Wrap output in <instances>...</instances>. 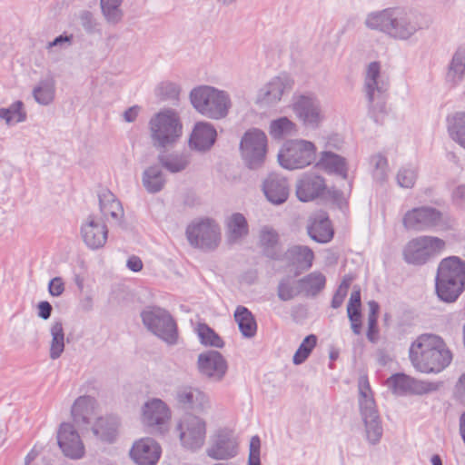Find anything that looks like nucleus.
Segmentation results:
<instances>
[{"label": "nucleus", "mask_w": 465, "mask_h": 465, "mask_svg": "<svg viewBox=\"0 0 465 465\" xmlns=\"http://www.w3.org/2000/svg\"><path fill=\"white\" fill-rule=\"evenodd\" d=\"M465 74V51L458 50L450 64L448 79L456 84L460 82Z\"/></svg>", "instance_id": "a18cd8bd"}, {"label": "nucleus", "mask_w": 465, "mask_h": 465, "mask_svg": "<svg viewBox=\"0 0 465 465\" xmlns=\"http://www.w3.org/2000/svg\"><path fill=\"white\" fill-rule=\"evenodd\" d=\"M348 318L351 322V328L354 334L359 335L361 331V313H355V314H347Z\"/></svg>", "instance_id": "0e129e2a"}, {"label": "nucleus", "mask_w": 465, "mask_h": 465, "mask_svg": "<svg viewBox=\"0 0 465 465\" xmlns=\"http://www.w3.org/2000/svg\"><path fill=\"white\" fill-rule=\"evenodd\" d=\"M158 162L162 167H164L169 172L179 173L183 171L188 166L189 158L184 153H160L158 155Z\"/></svg>", "instance_id": "a19ab883"}, {"label": "nucleus", "mask_w": 465, "mask_h": 465, "mask_svg": "<svg viewBox=\"0 0 465 465\" xmlns=\"http://www.w3.org/2000/svg\"><path fill=\"white\" fill-rule=\"evenodd\" d=\"M262 191L267 200L273 204L283 203L289 196L287 180L277 173L268 175L263 182Z\"/></svg>", "instance_id": "c85d7f7f"}, {"label": "nucleus", "mask_w": 465, "mask_h": 465, "mask_svg": "<svg viewBox=\"0 0 465 465\" xmlns=\"http://www.w3.org/2000/svg\"><path fill=\"white\" fill-rule=\"evenodd\" d=\"M186 236L189 243L195 248L214 250L221 240L220 227L212 219H202L188 225Z\"/></svg>", "instance_id": "ddd939ff"}, {"label": "nucleus", "mask_w": 465, "mask_h": 465, "mask_svg": "<svg viewBox=\"0 0 465 465\" xmlns=\"http://www.w3.org/2000/svg\"><path fill=\"white\" fill-rule=\"evenodd\" d=\"M139 111H140V107L137 106V105H134V106H132V107L128 108L124 113V121L127 122V123L134 122L136 120V118H137Z\"/></svg>", "instance_id": "338daca9"}, {"label": "nucleus", "mask_w": 465, "mask_h": 465, "mask_svg": "<svg viewBox=\"0 0 465 465\" xmlns=\"http://www.w3.org/2000/svg\"><path fill=\"white\" fill-rule=\"evenodd\" d=\"M123 0H100L102 13L109 24L115 25L122 20L120 5Z\"/></svg>", "instance_id": "49530a36"}, {"label": "nucleus", "mask_w": 465, "mask_h": 465, "mask_svg": "<svg viewBox=\"0 0 465 465\" xmlns=\"http://www.w3.org/2000/svg\"><path fill=\"white\" fill-rule=\"evenodd\" d=\"M435 289L440 300L455 302L465 290V262L458 256L442 259L437 270Z\"/></svg>", "instance_id": "7ed1b4c3"}, {"label": "nucleus", "mask_w": 465, "mask_h": 465, "mask_svg": "<svg viewBox=\"0 0 465 465\" xmlns=\"http://www.w3.org/2000/svg\"><path fill=\"white\" fill-rule=\"evenodd\" d=\"M216 136V130L212 124L198 122L192 132L189 143L197 151H207L215 143Z\"/></svg>", "instance_id": "c756f323"}, {"label": "nucleus", "mask_w": 465, "mask_h": 465, "mask_svg": "<svg viewBox=\"0 0 465 465\" xmlns=\"http://www.w3.org/2000/svg\"><path fill=\"white\" fill-rule=\"evenodd\" d=\"M358 387L359 409L365 427L366 440L370 444L376 445L382 437L383 429L367 377H360Z\"/></svg>", "instance_id": "0eeeda50"}, {"label": "nucleus", "mask_w": 465, "mask_h": 465, "mask_svg": "<svg viewBox=\"0 0 465 465\" xmlns=\"http://www.w3.org/2000/svg\"><path fill=\"white\" fill-rule=\"evenodd\" d=\"M237 449L238 441L234 432L223 429L214 435L207 454L215 460H226L234 457L237 454Z\"/></svg>", "instance_id": "aec40b11"}, {"label": "nucleus", "mask_w": 465, "mask_h": 465, "mask_svg": "<svg viewBox=\"0 0 465 465\" xmlns=\"http://www.w3.org/2000/svg\"><path fill=\"white\" fill-rule=\"evenodd\" d=\"M417 177V168L410 164L399 169L396 180L399 186L402 188H412L416 183Z\"/></svg>", "instance_id": "3c124183"}, {"label": "nucleus", "mask_w": 465, "mask_h": 465, "mask_svg": "<svg viewBox=\"0 0 465 465\" xmlns=\"http://www.w3.org/2000/svg\"><path fill=\"white\" fill-rule=\"evenodd\" d=\"M24 104L21 101L13 103L7 110L10 111L11 115L15 119V123L25 122L26 119V114L23 110Z\"/></svg>", "instance_id": "4d7b16f0"}, {"label": "nucleus", "mask_w": 465, "mask_h": 465, "mask_svg": "<svg viewBox=\"0 0 465 465\" xmlns=\"http://www.w3.org/2000/svg\"><path fill=\"white\" fill-rule=\"evenodd\" d=\"M161 453L159 443L148 437L136 440L130 450V456L137 465H156Z\"/></svg>", "instance_id": "5701e85b"}, {"label": "nucleus", "mask_w": 465, "mask_h": 465, "mask_svg": "<svg viewBox=\"0 0 465 465\" xmlns=\"http://www.w3.org/2000/svg\"><path fill=\"white\" fill-rule=\"evenodd\" d=\"M371 164L373 167V179L380 183L386 182L389 172L388 161L386 157L381 153H377L371 158Z\"/></svg>", "instance_id": "8fccbe9b"}, {"label": "nucleus", "mask_w": 465, "mask_h": 465, "mask_svg": "<svg viewBox=\"0 0 465 465\" xmlns=\"http://www.w3.org/2000/svg\"><path fill=\"white\" fill-rule=\"evenodd\" d=\"M293 84L292 78L287 74L274 76L259 89L255 103L261 107L273 106L282 100L285 94L292 91Z\"/></svg>", "instance_id": "2eb2a0df"}, {"label": "nucleus", "mask_w": 465, "mask_h": 465, "mask_svg": "<svg viewBox=\"0 0 465 465\" xmlns=\"http://www.w3.org/2000/svg\"><path fill=\"white\" fill-rule=\"evenodd\" d=\"M361 291L355 289L351 292V297L347 305V314L361 313Z\"/></svg>", "instance_id": "6e6d98bb"}, {"label": "nucleus", "mask_w": 465, "mask_h": 465, "mask_svg": "<svg viewBox=\"0 0 465 465\" xmlns=\"http://www.w3.org/2000/svg\"><path fill=\"white\" fill-rule=\"evenodd\" d=\"M450 136L465 149V113H457L448 119Z\"/></svg>", "instance_id": "c03bdc74"}, {"label": "nucleus", "mask_w": 465, "mask_h": 465, "mask_svg": "<svg viewBox=\"0 0 465 465\" xmlns=\"http://www.w3.org/2000/svg\"><path fill=\"white\" fill-rule=\"evenodd\" d=\"M48 292L53 297H59L64 292V283L61 277L53 278L48 284Z\"/></svg>", "instance_id": "13d9d810"}, {"label": "nucleus", "mask_w": 465, "mask_h": 465, "mask_svg": "<svg viewBox=\"0 0 465 465\" xmlns=\"http://www.w3.org/2000/svg\"><path fill=\"white\" fill-rule=\"evenodd\" d=\"M377 319H368L367 338L371 342H376L378 338Z\"/></svg>", "instance_id": "680f3d73"}, {"label": "nucleus", "mask_w": 465, "mask_h": 465, "mask_svg": "<svg viewBox=\"0 0 465 465\" xmlns=\"http://www.w3.org/2000/svg\"><path fill=\"white\" fill-rule=\"evenodd\" d=\"M292 110L303 126L312 130L317 129L325 118L321 101L312 93L293 95Z\"/></svg>", "instance_id": "9d476101"}, {"label": "nucleus", "mask_w": 465, "mask_h": 465, "mask_svg": "<svg viewBox=\"0 0 465 465\" xmlns=\"http://www.w3.org/2000/svg\"><path fill=\"white\" fill-rule=\"evenodd\" d=\"M452 200L458 206L465 207V184H460L453 190Z\"/></svg>", "instance_id": "bf43d9fd"}, {"label": "nucleus", "mask_w": 465, "mask_h": 465, "mask_svg": "<svg viewBox=\"0 0 465 465\" xmlns=\"http://www.w3.org/2000/svg\"><path fill=\"white\" fill-rule=\"evenodd\" d=\"M296 132V124L286 116L272 120L269 126V133L274 139H282L295 134Z\"/></svg>", "instance_id": "79ce46f5"}, {"label": "nucleus", "mask_w": 465, "mask_h": 465, "mask_svg": "<svg viewBox=\"0 0 465 465\" xmlns=\"http://www.w3.org/2000/svg\"><path fill=\"white\" fill-rule=\"evenodd\" d=\"M141 318L145 328L167 344L173 345L177 342V326L166 310L149 306L142 311Z\"/></svg>", "instance_id": "1a4fd4ad"}, {"label": "nucleus", "mask_w": 465, "mask_h": 465, "mask_svg": "<svg viewBox=\"0 0 465 465\" xmlns=\"http://www.w3.org/2000/svg\"><path fill=\"white\" fill-rule=\"evenodd\" d=\"M455 396L463 404H465V373H463L456 386H455Z\"/></svg>", "instance_id": "052dcab7"}, {"label": "nucleus", "mask_w": 465, "mask_h": 465, "mask_svg": "<svg viewBox=\"0 0 465 465\" xmlns=\"http://www.w3.org/2000/svg\"><path fill=\"white\" fill-rule=\"evenodd\" d=\"M301 292L300 281L292 276H285L279 282L277 295L282 302H288L298 296Z\"/></svg>", "instance_id": "37998d69"}, {"label": "nucleus", "mask_w": 465, "mask_h": 465, "mask_svg": "<svg viewBox=\"0 0 465 465\" xmlns=\"http://www.w3.org/2000/svg\"><path fill=\"white\" fill-rule=\"evenodd\" d=\"M445 245V242L438 237H417L410 241L404 247V261L413 265L425 264L429 260L440 254Z\"/></svg>", "instance_id": "9b49d317"}, {"label": "nucleus", "mask_w": 465, "mask_h": 465, "mask_svg": "<svg viewBox=\"0 0 465 465\" xmlns=\"http://www.w3.org/2000/svg\"><path fill=\"white\" fill-rule=\"evenodd\" d=\"M38 316L43 320H48L51 317L53 307L50 302L46 301L38 303Z\"/></svg>", "instance_id": "e2e57ef3"}, {"label": "nucleus", "mask_w": 465, "mask_h": 465, "mask_svg": "<svg viewBox=\"0 0 465 465\" xmlns=\"http://www.w3.org/2000/svg\"><path fill=\"white\" fill-rule=\"evenodd\" d=\"M176 430L185 449L196 450L204 444L206 422L203 419L193 414H185L177 423Z\"/></svg>", "instance_id": "4468645a"}, {"label": "nucleus", "mask_w": 465, "mask_h": 465, "mask_svg": "<svg viewBox=\"0 0 465 465\" xmlns=\"http://www.w3.org/2000/svg\"><path fill=\"white\" fill-rule=\"evenodd\" d=\"M197 366L200 374L210 381L223 380L228 371L225 358L217 351H207L198 355Z\"/></svg>", "instance_id": "f3484780"}, {"label": "nucleus", "mask_w": 465, "mask_h": 465, "mask_svg": "<svg viewBox=\"0 0 465 465\" xmlns=\"http://www.w3.org/2000/svg\"><path fill=\"white\" fill-rule=\"evenodd\" d=\"M317 344V336L310 334L306 336L295 351L292 361L295 365L303 363Z\"/></svg>", "instance_id": "09e8293b"}, {"label": "nucleus", "mask_w": 465, "mask_h": 465, "mask_svg": "<svg viewBox=\"0 0 465 465\" xmlns=\"http://www.w3.org/2000/svg\"><path fill=\"white\" fill-rule=\"evenodd\" d=\"M157 95L163 100H174L180 94V87L172 82H163L157 87Z\"/></svg>", "instance_id": "603ef678"}, {"label": "nucleus", "mask_w": 465, "mask_h": 465, "mask_svg": "<svg viewBox=\"0 0 465 465\" xmlns=\"http://www.w3.org/2000/svg\"><path fill=\"white\" fill-rule=\"evenodd\" d=\"M170 418L171 413L168 406L160 399H152L145 402L143 407L142 420L143 424L155 428L160 433L165 430L163 426Z\"/></svg>", "instance_id": "4be33fe9"}, {"label": "nucleus", "mask_w": 465, "mask_h": 465, "mask_svg": "<svg viewBox=\"0 0 465 465\" xmlns=\"http://www.w3.org/2000/svg\"><path fill=\"white\" fill-rule=\"evenodd\" d=\"M315 159L316 146L303 139L286 141L278 153L279 163L287 170L302 169L314 163Z\"/></svg>", "instance_id": "6e6552de"}, {"label": "nucleus", "mask_w": 465, "mask_h": 465, "mask_svg": "<svg viewBox=\"0 0 465 465\" xmlns=\"http://www.w3.org/2000/svg\"><path fill=\"white\" fill-rule=\"evenodd\" d=\"M371 30L382 32L395 40L406 41L428 25L420 14L401 8H386L369 14L364 22Z\"/></svg>", "instance_id": "f257e3e1"}, {"label": "nucleus", "mask_w": 465, "mask_h": 465, "mask_svg": "<svg viewBox=\"0 0 465 465\" xmlns=\"http://www.w3.org/2000/svg\"><path fill=\"white\" fill-rule=\"evenodd\" d=\"M299 281L302 293L314 297L325 287L326 278L320 272H312Z\"/></svg>", "instance_id": "4c0bfd02"}, {"label": "nucleus", "mask_w": 465, "mask_h": 465, "mask_svg": "<svg viewBox=\"0 0 465 465\" xmlns=\"http://www.w3.org/2000/svg\"><path fill=\"white\" fill-rule=\"evenodd\" d=\"M387 386L393 393L404 395L408 393L423 394L435 390L431 383L417 381L404 373H397L386 381Z\"/></svg>", "instance_id": "b1692460"}, {"label": "nucleus", "mask_w": 465, "mask_h": 465, "mask_svg": "<svg viewBox=\"0 0 465 465\" xmlns=\"http://www.w3.org/2000/svg\"><path fill=\"white\" fill-rule=\"evenodd\" d=\"M408 230L425 231L432 228H444L442 213L435 208L422 206L408 211L402 219Z\"/></svg>", "instance_id": "dca6fc26"}, {"label": "nucleus", "mask_w": 465, "mask_h": 465, "mask_svg": "<svg viewBox=\"0 0 465 465\" xmlns=\"http://www.w3.org/2000/svg\"><path fill=\"white\" fill-rule=\"evenodd\" d=\"M389 81L381 73L380 62H371L365 70L364 92L369 104V115L378 124H381L387 114L386 93Z\"/></svg>", "instance_id": "20e7f679"}, {"label": "nucleus", "mask_w": 465, "mask_h": 465, "mask_svg": "<svg viewBox=\"0 0 465 465\" xmlns=\"http://www.w3.org/2000/svg\"><path fill=\"white\" fill-rule=\"evenodd\" d=\"M409 358L418 371L438 373L450 363L452 355L440 336L421 334L411 344Z\"/></svg>", "instance_id": "f03ea898"}, {"label": "nucleus", "mask_w": 465, "mask_h": 465, "mask_svg": "<svg viewBox=\"0 0 465 465\" xmlns=\"http://www.w3.org/2000/svg\"><path fill=\"white\" fill-rule=\"evenodd\" d=\"M234 320L243 337L252 338L256 334L257 324L252 313L244 306H237Z\"/></svg>", "instance_id": "e433bc0d"}, {"label": "nucleus", "mask_w": 465, "mask_h": 465, "mask_svg": "<svg viewBox=\"0 0 465 465\" xmlns=\"http://www.w3.org/2000/svg\"><path fill=\"white\" fill-rule=\"evenodd\" d=\"M80 25L88 34H94L97 31L98 23L89 11H83L79 15Z\"/></svg>", "instance_id": "864d4df0"}, {"label": "nucleus", "mask_w": 465, "mask_h": 465, "mask_svg": "<svg viewBox=\"0 0 465 465\" xmlns=\"http://www.w3.org/2000/svg\"><path fill=\"white\" fill-rule=\"evenodd\" d=\"M52 340L49 355L52 360L58 359L64 351V332L61 320L54 321L50 327Z\"/></svg>", "instance_id": "ea45409f"}, {"label": "nucleus", "mask_w": 465, "mask_h": 465, "mask_svg": "<svg viewBox=\"0 0 465 465\" xmlns=\"http://www.w3.org/2000/svg\"><path fill=\"white\" fill-rule=\"evenodd\" d=\"M347 293L343 290H337L331 300V307L337 309L341 306Z\"/></svg>", "instance_id": "774afa93"}, {"label": "nucleus", "mask_w": 465, "mask_h": 465, "mask_svg": "<svg viewBox=\"0 0 465 465\" xmlns=\"http://www.w3.org/2000/svg\"><path fill=\"white\" fill-rule=\"evenodd\" d=\"M327 189L322 176L313 172L302 173L296 182V195L301 202H311L322 196Z\"/></svg>", "instance_id": "6ab92c4d"}, {"label": "nucleus", "mask_w": 465, "mask_h": 465, "mask_svg": "<svg viewBox=\"0 0 465 465\" xmlns=\"http://www.w3.org/2000/svg\"><path fill=\"white\" fill-rule=\"evenodd\" d=\"M261 440L258 436L252 437L250 440V452L248 465H261L260 460Z\"/></svg>", "instance_id": "5fc2aeb1"}, {"label": "nucleus", "mask_w": 465, "mask_h": 465, "mask_svg": "<svg viewBox=\"0 0 465 465\" xmlns=\"http://www.w3.org/2000/svg\"><path fill=\"white\" fill-rule=\"evenodd\" d=\"M126 266L132 272H138L143 269V262L138 256L133 255L128 258Z\"/></svg>", "instance_id": "69168bd1"}, {"label": "nucleus", "mask_w": 465, "mask_h": 465, "mask_svg": "<svg viewBox=\"0 0 465 465\" xmlns=\"http://www.w3.org/2000/svg\"><path fill=\"white\" fill-rule=\"evenodd\" d=\"M100 211L104 217L110 216L115 223L120 224L124 217V209L121 203L109 191L99 194Z\"/></svg>", "instance_id": "c9c22d12"}, {"label": "nucleus", "mask_w": 465, "mask_h": 465, "mask_svg": "<svg viewBox=\"0 0 465 465\" xmlns=\"http://www.w3.org/2000/svg\"><path fill=\"white\" fill-rule=\"evenodd\" d=\"M175 401L180 408L197 413H206L211 409L208 395L192 386L179 387L175 391Z\"/></svg>", "instance_id": "a211bd4d"}, {"label": "nucleus", "mask_w": 465, "mask_h": 465, "mask_svg": "<svg viewBox=\"0 0 465 465\" xmlns=\"http://www.w3.org/2000/svg\"><path fill=\"white\" fill-rule=\"evenodd\" d=\"M55 95V81L53 77H46L39 81L33 89L35 102L41 105L53 103Z\"/></svg>", "instance_id": "58836bf2"}, {"label": "nucleus", "mask_w": 465, "mask_h": 465, "mask_svg": "<svg viewBox=\"0 0 465 465\" xmlns=\"http://www.w3.org/2000/svg\"><path fill=\"white\" fill-rule=\"evenodd\" d=\"M96 401L91 396H80L74 402L71 414L73 420L79 430H88L91 422L94 420Z\"/></svg>", "instance_id": "393cba45"}, {"label": "nucleus", "mask_w": 465, "mask_h": 465, "mask_svg": "<svg viewBox=\"0 0 465 465\" xmlns=\"http://www.w3.org/2000/svg\"><path fill=\"white\" fill-rule=\"evenodd\" d=\"M307 232L312 240L319 243H327L333 238V228L325 213L312 216L307 225Z\"/></svg>", "instance_id": "cd10ccee"}, {"label": "nucleus", "mask_w": 465, "mask_h": 465, "mask_svg": "<svg viewBox=\"0 0 465 465\" xmlns=\"http://www.w3.org/2000/svg\"><path fill=\"white\" fill-rule=\"evenodd\" d=\"M240 152L250 169L260 167L267 153V137L260 129L252 128L244 133L240 142Z\"/></svg>", "instance_id": "f8f14e48"}, {"label": "nucleus", "mask_w": 465, "mask_h": 465, "mask_svg": "<svg viewBox=\"0 0 465 465\" xmlns=\"http://www.w3.org/2000/svg\"><path fill=\"white\" fill-rule=\"evenodd\" d=\"M190 101L200 114L213 120L225 118L232 107L229 94L210 85L193 88L190 93Z\"/></svg>", "instance_id": "39448f33"}, {"label": "nucleus", "mask_w": 465, "mask_h": 465, "mask_svg": "<svg viewBox=\"0 0 465 465\" xmlns=\"http://www.w3.org/2000/svg\"><path fill=\"white\" fill-rule=\"evenodd\" d=\"M150 137L155 148L164 149L173 145L183 134V124L178 114L164 109L149 121Z\"/></svg>", "instance_id": "423d86ee"}, {"label": "nucleus", "mask_w": 465, "mask_h": 465, "mask_svg": "<svg viewBox=\"0 0 465 465\" xmlns=\"http://www.w3.org/2000/svg\"><path fill=\"white\" fill-rule=\"evenodd\" d=\"M118 426L119 420L116 417L102 416L95 418L91 422L89 430L83 432H90L96 440L112 443L116 439Z\"/></svg>", "instance_id": "a878e982"}, {"label": "nucleus", "mask_w": 465, "mask_h": 465, "mask_svg": "<svg viewBox=\"0 0 465 465\" xmlns=\"http://www.w3.org/2000/svg\"><path fill=\"white\" fill-rule=\"evenodd\" d=\"M81 233L87 247L96 250L105 244L108 231L104 224L99 223L93 215H90L86 223L82 225Z\"/></svg>", "instance_id": "bb28decb"}, {"label": "nucleus", "mask_w": 465, "mask_h": 465, "mask_svg": "<svg viewBox=\"0 0 465 465\" xmlns=\"http://www.w3.org/2000/svg\"><path fill=\"white\" fill-rule=\"evenodd\" d=\"M226 238L230 244H235L242 242L249 233V225L242 213H232L225 223Z\"/></svg>", "instance_id": "2f4dec72"}, {"label": "nucleus", "mask_w": 465, "mask_h": 465, "mask_svg": "<svg viewBox=\"0 0 465 465\" xmlns=\"http://www.w3.org/2000/svg\"><path fill=\"white\" fill-rule=\"evenodd\" d=\"M196 331L201 343L216 348H222L223 346L221 337L207 324H198Z\"/></svg>", "instance_id": "de8ad7c7"}, {"label": "nucleus", "mask_w": 465, "mask_h": 465, "mask_svg": "<svg viewBox=\"0 0 465 465\" xmlns=\"http://www.w3.org/2000/svg\"><path fill=\"white\" fill-rule=\"evenodd\" d=\"M142 183L148 193L161 192L166 183V177L160 164H153L144 169L142 173Z\"/></svg>", "instance_id": "473e14b6"}, {"label": "nucleus", "mask_w": 465, "mask_h": 465, "mask_svg": "<svg viewBox=\"0 0 465 465\" xmlns=\"http://www.w3.org/2000/svg\"><path fill=\"white\" fill-rule=\"evenodd\" d=\"M316 166L329 173H336L343 179L347 178L348 169L346 161L343 157L334 153L329 151L322 152Z\"/></svg>", "instance_id": "f704fd0d"}, {"label": "nucleus", "mask_w": 465, "mask_h": 465, "mask_svg": "<svg viewBox=\"0 0 465 465\" xmlns=\"http://www.w3.org/2000/svg\"><path fill=\"white\" fill-rule=\"evenodd\" d=\"M289 264L301 270H308L312 267L314 253L311 248L305 245H293L283 255Z\"/></svg>", "instance_id": "72a5a7b5"}, {"label": "nucleus", "mask_w": 465, "mask_h": 465, "mask_svg": "<svg viewBox=\"0 0 465 465\" xmlns=\"http://www.w3.org/2000/svg\"><path fill=\"white\" fill-rule=\"evenodd\" d=\"M57 442L66 457L73 460H79L84 457V443L72 424H61L57 433Z\"/></svg>", "instance_id": "412c9836"}, {"label": "nucleus", "mask_w": 465, "mask_h": 465, "mask_svg": "<svg viewBox=\"0 0 465 465\" xmlns=\"http://www.w3.org/2000/svg\"><path fill=\"white\" fill-rule=\"evenodd\" d=\"M259 245L262 253L272 260H281L279 234L275 229L270 225H264L259 232Z\"/></svg>", "instance_id": "7c9ffc66"}]
</instances>
